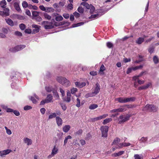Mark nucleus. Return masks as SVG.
Segmentation results:
<instances>
[{"instance_id":"f257e3e1","label":"nucleus","mask_w":159,"mask_h":159,"mask_svg":"<svg viewBox=\"0 0 159 159\" xmlns=\"http://www.w3.org/2000/svg\"><path fill=\"white\" fill-rule=\"evenodd\" d=\"M57 80L58 82L66 86H69L70 85V81L65 78L58 77Z\"/></svg>"},{"instance_id":"f03ea898","label":"nucleus","mask_w":159,"mask_h":159,"mask_svg":"<svg viewBox=\"0 0 159 159\" xmlns=\"http://www.w3.org/2000/svg\"><path fill=\"white\" fill-rule=\"evenodd\" d=\"M157 108L152 104H147L142 109L144 111L155 112L157 111Z\"/></svg>"},{"instance_id":"7ed1b4c3","label":"nucleus","mask_w":159,"mask_h":159,"mask_svg":"<svg viewBox=\"0 0 159 159\" xmlns=\"http://www.w3.org/2000/svg\"><path fill=\"white\" fill-rule=\"evenodd\" d=\"M42 25L45 29H50L54 27V25L52 22L43 21L42 22Z\"/></svg>"},{"instance_id":"20e7f679","label":"nucleus","mask_w":159,"mask_h":159,"mask_svg":"<svg viewBox=\"0 0 159 159\" xmlns=\"http://www.w3.org/2000/svg\"><path fill=\"white\" fill-rule=\"evenodd\" d=\"M100 130L102 132V137H106L108 130V126L106 125L102 126L100 128Z\"/></svg>"},{"instance_id":"39448f33","label":"nucleus","mask_w":159,"mask_h":159,"mask_svg":"<svg viewBox=\"0 0 159 159\" xmlns=\"http://www.w3.org/2000/svg\"><path fill=\"white\" fill-rule=\"evenodd\" d=\"M25 47V45H18L14 48H10L9 49V51L11 52H14L21 50Z\"/></svg>"},{"instance_id":"423d86ee","label":"nucleus","mask_w":159,"mask_h":159,"mask_svg":"<svg viewBox=\"0 0 159 159\" xmlns=\"http://www.w3.org/2000/svg\"><path fill=\"white\" fill-rule=\"evenodd\" d=\"M20 1L19 0H13L11 3V4L13 5V6L16 9L18 12L21 11V10L19 6Z\"/></svg>"},{"instance_id":"0eeeda50","label":"nucleus","mask_w":159,"mask_h":159,"mask_svg":"<svg viewBox=\"0 0 159 159\" xmlns=\"http://www.w3.org/2000/svg\"><path fill=\"white\" fill-rule=\"evenodd\" d=\"M108 115L107 114H104L102 116H100L98 117L94 118H91L90 119V121L91 122H94L98 120H101L102 119L105 118Z\"/></svg>"},{"instance_id":"6e6552de","label":"nucleus","mask_w":159,"mask_h":159,"mask_svg":"<svg viewBox=\"0 0 159 159\" xmlns=\"http://www.w3.org/2000/svg\"><path fill=\"white\" fill-rule=\"evenodd\" d=\"M58 151V147L56 145L54 146L53 147V148L52 149V152H51V155L48 156V158H50L53 157L55 154H56L57 153Z\"/></svg>"},{"instance_id":"1a4fd4ad","label":"nucleus","mask_w":159,"mask_h":159,"mask_svg":"<svg viewBox=\"0 0 159 159\" xmlns=\"http://www.w3.org/2000/svg\"><path fill=\"white\" fill-rule=\"evenodd\" d=\"M5 20L7 24L11 26H13L17 25V23L16 22H13L10 19H6Z\"/></svg>"},{"instance_id":"9d476101","label":"nucleus","mask_w":159,"mask_h":159,"mask_svg":"<svg viewBox=\"0 0 159 159\" xmlns=\"http://www.w3.org/2000/svg\"><path fill=\"white\" fill-rule=\"evenodd\" d=\"M52 16L53 17H55V20L57 21H61L63 19V17L57 13H54L53 14Z\"/></svg>"},{"instance_id":"9b49d317","label":"nucleus","mask_w":159,"mask_h":159,"mask_svg":"<svg viewBox=\"0 0 159 159\" xmlns=\"http://www.w3.org/2000/svg\"><path fill=\"white\" fill-rule=\"evenodd\" d=\"M30 99L34 103H37L38 101L39 100V98L36 94L34 95V97H31Z\"/></svg>"},{"instance_id":"f8f14e48","label":"nucleus","mask_w":159,"mask_h":159,"mask_svg":"<svg viewBox=\"0 0 159 159\" xmlns=\"http://www.w3.org/2000/svg\"><path fill=\"white\" fill-rule=\"evenodd\" d=\"M56 121L57 125L59 126L62 125L63 121L61 118L59 116H57L56 118Z\"/></svg>"},{"instance_id":"ddd939ff","label":"nucleus","mask_w":159,"mask_h":159,"mask_svg":"<svg viewBox=\"0 0 159 159\" xmlns=\"http://www.w3.org/2000/svg\"><path fill=\"white\" fill-rule=\"evenodd\" d=\"M11 152V150L10 149H7L1 151V156L2 157H4L5 156L10 153Z\"/></svg>"},{"instance_id":"4468645a","label":"nucleus","mask_w":159,"mask_h":159,"mask_svg":"<svg viewBox=\"0 0 159 159\" xmlns=\"http://www.w3.org/2000/svg\"><path fill=\"white\" fill-rule=\"evenodd\" d=\"M115 100L116 101H118L120 103H126V98L120 97L116 98L115 99Z\"/></svg>"},{"instance_id":"2eb2a0df","label":"nucleus","mask_w":159,"mask_h":159,"mask_svg":"<svg viewBox=\"0 0 159 159\" xmlns=\"http://www.w3.org/2000/svg\"><path fill=\"white\" fill-rule=\"evenodd\" d=\"M75 84L77 87L80 88H82L86 85V83L85 82H76Z\"/></svg>"},{"instance_id":"dca6fc26","label":"nucleus","mask_w":159,"mask_h":159,"mask_svg":"<svg viewBox=\"0 0 159 159\" xmlns=\"http://www.w3.org/2000/svg\"><path fill=\"white\" fill-rule=\"evenodd\" d=\"M53 99V96L52 95L49 94L47 96V98L45 99V101L47 103L51 102L52 101Z\"/></svg>"},{"instance_id":"f3484780","label":"nucleus","mask_w":159,"mask_h":159,"mask_svg":"<svg viewBox=\"0 0 159 159\" xmlns=\"http://www.w3.org/2000/svg\"><path fill=\"white\" fill-rule=\"evenodd\" d=\"M96 87L95 89L94 92H93L94 95L98 94L99 93L100 90L99 84L97 83L96 84Z\"/></svg>"},{"instance_id":"a211bd4d","label":"nucleus","mask_w":159,"mask_h":159,"mask_svg":"<svg viewBox=\"0 0 159 159\" xmlns=\"http://www.w3.org/2000/svg\"><path fill=\"white\" fill-rule=\"evenodd\" d=\"M130 117V116L129 115H127L125 117L123 120H120L119 121V123L120 124H121L122 123L128 120L129 119V117Z\"/></svg>"},{"instance_id":"6ab92c4d","label":"nucleus","mask_w":159,"mask_h":159,"mask_svg":"<svg viewBox=\"0 0 159 159\" xmlns=\"http://www.w3.org/2000/svg\"><path fill=\"white\" fill-rule=\"evenodd\" d=\"M24 141L25 143H26L28 145H31L32 143V140L27 138H25L24 139Z\"/></svg>"},{"instance_id":"aec40b11","label":"nucleus","mask_w":159,"mask_h":159,"mask_svg":"<svg viewBox=\"0 0 159 159\" xmlns=\"http://www.w3.org/2000/svg\"><path fill=\"white\" fill-rule=\"evenodd\" d=\"M66 24H69V23L68 22H55L54 24V25H55V26H59L61 25H63Z\"/></svg>"},{"instance_id":"412c9836","label":"nucleus","mask_w":159,"mask_h":159,"mask_svg":"<svg viewBox=\"0 0 159 159\" xmlns=\"http://www.w3.org/2000/svg\"><path fill=\"white\" fill-rule=\"evenodd\" d=\"M124 153V151H120L117 153H115L112 154V156L115 157L119 156L123 154Z\"/></svg>"},{"instance_id":"4be33fe9","label":"nucleus","mask_w":159,"mask_h":159,"mask_svg":"<svg viewBox=\"0 0 159 159\" xmlns=\"http://www.w3.org/2000/svg\"><path fill=\"white\" fill-rule=\"evenodd\" d=\"M105 67L103 65H102L100 69L99 73L101 75H103L104 73L103 71L105 70Z\"/></svg>"},{"instance_id":"5701e85b","label":"nucleus","mask_w":159,"mask_h":159,"mask_svg":"<svg viewBox=\"0 0 159 159\" xmlns=\"http://www.w3.org/2000/svg\"><path fill=\"white\" fill-rule=\"evenodd\" d=\"M117 112H123L125 111L127 109L124 106H122L121 107L117 109Z\"/></svg>"},{"instance_id":"b1692460","label":"nucleus","mask_w":159,"mask_h":159,"mask_svg":"<svg viewBox=\"0 0 159 159\" xmlns=\"http://www.w3.org/2000/svg\"><path fill=\"white\" fill-rule=\"evenodd\" d=\"M70 126L69 125H66L63 128V130L64 132L66 133L70 130Z\"/></svg>"},{"instance_id":"393cba45","label":"nucleus","mask_w":159,"mask_h":159,"mask_svg":"<svg viewBox=\"0 0 159 159\" xmlns=\"http://www.w3.org/2000/svg\"><path fill=\"white\" fill-rule=\"evenodd\" d=\"M7 4V2L5 0H3L0 2V5L2 8H5Z\"/></svg>"},{"instance_id":"a878e982","label":"nucleus","mask_w":159,"mask_h":159,"mask_svg":"<svg viewBox=\"0 0 159 159\" xmlns=\"http://www.w3.org/2000/svg\"><path fill=\"white\" fill-rule=\"evenodd\" d=\"M3 12L5 14V16H7L9 15V10L7 8H5L4 9Z\"/></svg>"},{"instance_id":"bb28decb","label":"nucleus","mask_w":159,"mask_h":159,"mask_svg":"<svg viewBox=\"0 0 159 159\" xmlns=\"http://www.w3.org/2000/svg\"><path fill=\"white\" fill-rule=\"evenodd\" d=\"M54 11V9L52 7H46L45 12H52Z\"/></svg>"},{"instance_id":"cd10ccee","label":"nucleus","mask_w":159,"mask_h":159,"mask_svg":"<svg viewBox=\"0 0 159 159\" xmlns=\"http://www.w3.org/2000/svg\"><path fill=\"white\" fill-rule=\"evenodd\" d=\"M144 39L143 38L140 37L136 40V43L139 44H140L144 41Z\"/></svg>"},{"instance_id":"c85d7f7f","label":"nucleus","mask_w":159,"mask_h":159,"mask_svg":"<svg viewBox=\"0 0 159 159\" xmlns=\"http://www.w3.org/2000/svg\"><path fill=\"white\" fill-rule=\"evenodd\" d=\"M135 100V98L134 97H132L129 98H126V103L129 102H130L134 101Z\"/></svg>"},{"instance_id":"c756f323","label":"nucleus","mask_w":159,"mask_h":159,"mask_svg":"<svg viewBox=\"0 0 159 159\" xmlns=\"http://www.w3.org/2000/svg\"><path fill=\"white\" fill-rule=\"evenodd\" d=\"M81 5L85 7L87 9H89L90 6H91V5H89L87 3L84 2L81 3Z\"/></svg>"},{"instance_id":"7c9ffc66","label":"nucleus","mask_w":159,"mask_h":159,"mask_svg":"<svg viewBox=\"0 0 159 159\" xmlns=\"http://www.w3.org/2000/svg\"><path fill=\"white\" fill-rule=\"evenodd\" d=\"M120 141V139L118 138H116L115 139L113 142L112 144L113 145H117L119 143Z\"/></svg>"},{"instance_id":"2f4dec72","label":"nucleus","mask_w":159,"mask_h":159,"mask_svg":"<svg viewBox=\"0 0 159 159\" xmlns=\"http://www.w3.org/2000/svg\"><path fill=\"white\" fill-rule=\"evenodd\" d=\"M43 16L44 18L48 20H50L51 18V16L47 13H43Z\"/></svg>"},{"instance_id":"473e14b6","label":"nucleus","mask_w":159,"mask_h":159,"mask_svg":"<svg viewBox=\"0 0 159 159\" xmlns=\"http://www.w3.org/2000/svg\"><path fill=\"white\" fill-rule=\"evenodd\" d=\"M111 120L112 119L111 118H107L103 120V124L104 125L106 124L107 123H109Z\"/></svg>"},{"instance_id":"72a5a7b5","label":"nucleus","mask_w":159,"mask_h":159,"mask_svg":"<svg viewBox=\"0 0 159 159\" xmlns=\"http://www.w3.org/2000/svg\"><path fill=\"white\" fill-rule=\"evenodd\" d=\"M70 96L71 94L69 92H68L67 93V98L66 101L67 102H69L70 101Z\"/></svg>"},{"instance_id":"f704fd0d","label":"nucleus","mask_w":159,"mask_h":159,"mask_svg":"<svg viewBox=\"0 0 159 159\" xmlns=\"http://www.w3.org/2000/svg\"><path fill=\"white\" fill-rule=\"evenodd\" d=\"M148 140L147 137H143L139 140L140 143H145Z\"/></svg>"},{"instance_id":"c9c22d12","label":"nucleus","mask_w":159,"mask_h":159,"mask_svg":"<svg viewBox=\"0 0 159 159\" xmlns=\"http://www.w3.org/2000/svg\"><path fill=\"white\" fill-rule=\"evenodd\" d=\"M57 117L56 114L55 113H53L50 115L48 116V119H52Z\"/></svg>"},{"instance_id":"e433bc0d","label":"nucleus","mask_w":159,"mask_h":159,"mask_svg":"<svg viewBox=\"0 0 159 159\" xmlns=\"http://www.w3.org/2000/svg\"><path fill=\"white\" fill-rule=\"evenodd\" d=\"M123 144L122 145L124 147H128L129 146L131 145V147H133L134 146V145L131 144L130 143H125L124 142L122 143Z\"/></svg>"},{"instance_id":"4c0bfd02","label":"nucleus","mask_w":159,"mask_h":159,"mask_svg":"<svg viewBox=\"0 0 159 159\" xmlns=\"http://www.w3.org/2000/svg\"><path fill=\"white\" fill-rule=\"evenodd\" d=\"M98 107V106L96 104H93L89 106V108L91 110H93Z\"/></svg>"},{"instance_id":"58836bf2","label":"nucleus","mask_w":159,"mask_h":159,"mask_svg":"<svg viewBox=\"0 0 159 159\" xmlns=\"http://www.w3.org/2000/svg\"><path fill=\"white\" fill-rule=\"evenodd\" d=\"M71 138L72 137L70 135H68L66 137H65L64 140V145H66L67 143L68 139H71Z\"/></svg>"},{"instance_id":"ea45409f","label":"nucleus","mask_w":159,"mask_h":159,"mask_svg":"<svg viewBox=\"0 0 159 159\" xmlns=\"http://www.w3.org/2000/svg\"><path fill=\"white\" fill-rule=\"evenodd\" d=\"M84 22H80V23H78L77 24H74L72 25V27H78L79 26H80L83 25H84Z\"/></svg>"},{"instance_id":"a19ab883","label":"nucleus","mask_w":159,"mask_h":159,"mask_svg":"<svg viewBox=\"0 0 159 159\" xmlns=\"http://www.w3.org/2000/svg\"><path fill=\"white\" fill-rule=\"evenodd\" d=\"M53 88L51 87L46 86L45 87V89L47 92H49L53 90Z\"/></svg>"},{"instance_id":"79ce46f5","label":"nucleus","mask_w":159,"mask_h":159,"mask_svg":"<svg viewBox=\"0 0 159 159\" xmlns=\"http://www.w3.org/2000/svg\"><path fill=\"white\" fill-rule=\"evenodd\" d=\"M53 93L54 96L56 97V99H58L59 98V96L56 91H53Z\"/></svg>"},{"instance_id":"37998d69","label":"nucleus","mask_w":159,"mask_h":159,"mask_svg":"<svg viewBox=\"0 0 159 159\" xmlns=\"http://www.w3.org/2000/svg\"><path fill=\"white\" fill-rule=\"evenodd\" d=\"M153 61L155 64H157L158 62L159 59L158 58V57L155 56L153 57Z\"/></svg>"},{"instance_id":"c03bdc74","label":"nucleus","mask_w":159,"mask_h":159,"mask_svg":"<svg viewBox=\"0 0 159 159\" xmlns=\"http://www.w3.org/2000/svg\"><path fill=\"white\" fill-rule=\"evenodd\" d=\"M94 95V94H93V93H91L87 94L85 95V97L86 98H88L89 97H93Z\"/></svg>"},{"instance_id":"a18cd8bd","label":"nucleus","mask_w":159,"mask_h":159,"mask_svg":"<svg viewBox=\"0 0 159 159\" xmlns=\"http://www.w3.org/2000/svg\"><path fill=\"white\" fill-rule=\"evenodd\" d=\"M19 27L22 30H24L25 28V25L24 24L21 23L19 25Z\"/></svg>"},{"instance_id":"49530a36","label":"nucleus","mask_w":159,"mask_h":159,"mask_svg":"<svg viewBox=\"0 0 159 159\" xmlns=\"http://www.w3.org/2000/svg\"><path fill=\"white\" fill-rule=\"evenodd\" d=\"M123 143H119L118 144L116 145V149H120L122 148L123 147V146L122 145Z\"/></svg>"},{"instance_id":"de8ad7c7","label":"nucleus","mask_w":159,"mask_h":159,"mask_svg":"<svg viewBox=\"0 0 159 159\" xmlns=\"http://www.w3.org/2000/svg\"><path fill=\"white\" fill-rule=\"evenodd\" d=\"M154 48L153 46L150 47L148 49V51L150 54L152 53L154 51Z\"/></svg>"},{"instance_id":"09e8293b","label":"nucleus","mask_w":159,"mask_h":159,"mask_svg":"<svg viewBox=\"0 0 159 159\" xmlns=\"http://www.w3.org/2000/svg\"><path fill=\"white\" fill-rule=\"evenodd\" d=\"M100 16V15L98 14H97L94 15H92L90 17V18H98V17H99Z\"/></svg>"},{"instance_id":"8fccbe9b","label":"nucleus","mask_w":159,"mask_h":159,"mask_svg":"<svg viewBox=\"0 0 159 159\" xmlns=\"http://www.w3.org/2000/svg\"><path fill=\"white\" fill-rule=\"evenodd\" d=\"M89 9H90V13H92L94 11L95 7L91 5Z\"/></svg>"},{"instance_id":"3c124183","label":"nucleus","mask_w":159,"mask_h":159,"mask_svg":"<svg viewBox=\"0 0 159 159\" xmlns=\"http://www.w3.org/2000/svg\"><path fill=\"white\" fill-rule=\"evenodd\" d=\"M5 128L6 130V133L7 134L11 135V134L12 132L10 129H8L6 126L5 127Z\"/></svg>"},{"instance_id":"603ef678","label":"nucleus","mask_w":159,"mask_h":159,"mask_svg":"<svg viewBox=\"0 0 159 159\" xmlns=\"http://www.w3.org/2000/svg\"><path fill=\"white\" fill-rule=\"evenodd\" d=\"M77 10L80 13H83L84 11L83 8L81 7H79L78 8Z\"/></svg>"},{"instance_id":"864d4df0","label":"nucleus","mask_w":159,"mask_h":159,"mask_svg":"<svg viewBox=\"0 0 159 159\" xmlns=\"http://www.w3.org/2000/svg\"><path fill=\"white\" fill-rule=\"evenodd\" d=\"M22 6L24 8L27 7L28 6V4L26 1H24L22 2Z\"/></svg>"},{"instance_id":"5fc2aeb1","label":"nucleus","mask_w":159,"mask_h":159,"mask_svg":"<svg viewBox=\"0 0 159 159\" xmlns=\"http://www.w3.org/2000/svg\"><path fill=\"white\" fill-rule=\"evenodd\" d=\"M32 15L34 16L37 17L39 16V12L36 11H34L32 12Z\"/></svg>"},{"instance_id":"6e6d98bb","label":"nucleus","mask_w":159,"mask_h":159,"mask_svg":"<svg viewBox=\"0 0 159 159\" xmlns=\"http://www.w3.org/2000/svg\"><path fill=\"white\" fill-rule=\"evenodd\" d=\"M143 66L142 65H141L139 66H136V67H133L132 68L133 69V70H136L137 69L141 68H142Z\"/></svg>"},{"instance_id":"4d7b16f0","label":"nucleus","mask_w":159,"mask_h":159,"mask_svg":"<svg viewBox=\"0 0 159 159\" xmlns=\"http://www.w3.org/2000/svg\"><path fill=\"white\" fill-rule=\"evenodd\" d=\"M32 108V107L30 106H26L24 107V109L25 110H28Z\"/></svg>"},{"instance_id":"13d9d810","label":"nucleus","mask_w":159,"mask_h":159,"mask_svg":"<svg viewBox=\"0 0 159 159\" xmlns=\"http://www.w3.org/2000/svg\"><path fill=\"white\" fill-rule=\"evenodd\" d=\"M76 101H77V103L76 106L77 107H79L80 106V99L79 98H77V99Z\"/></svg>"},{"instance_id":"bf43d9fd","label":"nucleus","mask_w":159,"mask_h":159,"mask_svg":"<svg viewBox=\"0 0 159 159\" xmlns=\"http://www.w3.org/2000/svg\"><path fill=\"white\" fill-rule=\"evenodd\" d=\"M77 89L76 88H73L71 90V93L72 94H74L77 91Z\"/></svg>"},{"instance_id":"052dcab7","label":"nucleus","mask_w":159,"mask_h":159,"mask_svg":"<svg viewBox=\"0 0 159 159\" xmlns=\"http://www.w3.org/2000/svg\"><path fill=\"white\" fill-rule=\"evenodd\" d=\"M135 159H143L142 157L138 154H136L134 156Z\"/></svg>"},{"instance_id":"680f3d73","label":"nucleus","mask_w":159,"mask_h":159,"mask_svg":"<svg viewBox=\"0 0 159 159\" xmlns=\"http://www.w3.org/2000/svg\"><path fill=\"white\" fill-rule=\"evenodd\" d=\"M107 46L108 48H112L113 46L112 44L111 43L109 42H107Z\"/></svg>"},{"instance_id":"e2e57ef3","label":"nucleus","mask_w":159,"mask_h":159,"mask_svg":"<svg viewBox=\"0 0 159 159\" xmlns=\"http://www.w3.org/2000/svg\"><path fill=\"white\" fill-rule=\"evenodd\" d=\"M39 8L42 11H46V7H45L43 5H40L39 6Z\"/></svg>"},{"instance_id":"0e129e2a","label":"nucleus","mask_w":159,"mask_h":159,"mask_svg":"<svg viewBox=\"0 0 159 159\" xmlns=\"http://www.w3.org/2000/svg\"><path fill=\"white\" fill-rule=\"evenodd\" d=\"M15 34L16 35L19 36H21L22 35L21 33L19 31H16L15 32Z\"/></svg>"},{"instance_id":"69168bd1","label":"nucleus","mask_w":159,"mask_h":159,"mask_svg":"<svg viewBox=\"0 0 159 159\" xmlns=\"http://www.w3.org/2000/svg\"><path fill=\"white\" fill-rule=\"evenodd\" d=\"M25 32L27 34H30L31 32V30L29 29H27L25 30Z\"/></svg>"},{"instance_id":"338daca9","label":"nucleus","mask_w":159,"mask_h":159,"mask_svg":"<svg viewBox=\"0 0 159 159\" xmlns=\"http://www.w3.org/2000/svg\"><path fill=\"white\" fill-rule=\"evenodd\" d=\"M90 74L92 76H95L97 74V72L96 71H92L90 72Z\"/></svg>"},{"instance_id":"774afa93","label":"nucleus","mask_w":159,"mask_h":159,"mask_svg":"<svg viewBox=\"0 0 159 159\" xmlns=\"http://www.w3.org/2000/svg\"><path fill=\"white\" fill-rule=\"evenodd\" d=\"M63 16L66 19H68L69 17V14L67 13L64 14Z\"/></svg>"}]
</instances>
